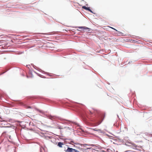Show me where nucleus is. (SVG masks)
<instances>
[{"mask_svg":"<svg viewBox=\"0 0 152 152\" xmlns=\"http://www.w3.org/2000/svg\"><path fill=\"white\" fill-rule=\"evenodd\" d=\"M65 151L66 152H79V151L77 150L69 147Z\"/></svg>","mask_w":152,"mask_h":152,"instance_id":"f257e3e1","label":"nucleus"},{"mask_svg":"<svg viewBox=\"0 0 152 152\" xmlns=\"http://www.w3.org/2000/svg\"><path fill=\"white\" fill-rule=\"evenodd\" d=\"M82 8L83 9L86 10H88L90 12H91L92 13H93L92 11L90 9L89 7H87L85 6H83L82 7Z\"/></svg>","mask_w":152,"mask_h":152,"instance_id":"f03ea898","label":"nucleus"},{"mask_svg":"<svg viewBox=\"0 0 152 152\" xmlns=\"http://www.w3.org/2000/svg\"><path fill=\"white\" fill-rule=\"evenodd\" d=\"M102 120H99L97 121V122L94 124L93 126H96L99 125L102 122Z\"/></svg>","mask_w":152,"mask_h":152,"instance_id":"7ed1b4c3","label":"nucleus"},{"mask_svg":"<svg viewBox=\"0 0 152 152\" xmlns=\"http://www.w3.org/2000/svg\"><path fill=\"white\" fill-rule=\"evenodd\" d=\"M91 129L94 131L98 132L100 133L102 132V131L100 129L95 128V129Z\"/></svg>","mask_w":152,"mask_h":152,"instance_id":"20e7f679","label":"nucleus"},{"mask_svg":"<svg viewBox=\"0 0 152 152\" xmlns=\"http://www.w3.org/2000/svg\"><path fill=\"white\" fill-rule=\"evenodd\" d=\"M64 145V143L63 142H59L58 143V145L60 147H62V145Z\"/></svg>","mask_w":152,"mask_h":152,"instance_id":"39448f33","label":"nucleus"},{"mask_svg":"<svg viewBox=\"0 0 152 152\" xmlns=\"http://www.w3.org/2000/svg\"><path fill=\"white\" fill-rule=\"evenodd\" d=\"M78 28L80 29H89V28H88V27H78Z\"/></svg>","mask_w":152,"mask_h":152,"instance_id":"423d86ee","label":"nucleus"},{"mask_svg":"<svg viewBox=\"0 0 152 152\" xmlns=\"http://www.w3.org/2000/svg\"><path fill=\"white\" fill-rule=\"evenodd\" d=\"M109 27L110 28H112V29H114V30H116V31H117V30L116 29H115V28H113V27H110V26H109Z\"/></svg>","mask_w":152,"mask_h":152,"instance_id":"0eeeda50","label":"nucleus"},{"mask_svg":"<svg viewBox=\"0 0 152 152\" xmlns=\"http://www.w3.org/2000/svg\"><path fill=\"white\" fill-rule=\"evenodd\" d=\"M20 104H22V103L21 102H20L19 103Z\"/></svg>","mask_w":152,"mask_h":152,"instance_id":"6e6552de","label":"nucleus"},{"mask_svg":"<svg viewBox=\"0 0 152 152\" xmlns=\"http://www.w3.org/2000/svg\"><path fill=\"white\" fill-rule=\"evenodd\" d=\"M7 8H10V7H11L7 6Z\"/></svg>","mask_w":152,"mask_h":152,"instance_id":"1a4fd4ad","label":"nucleus"},{"mask_svg":"<svg viewBox=\"0 0 152 152\" xmlns=\"http://www.w3.org/2000/svg\"><path fill=\"white\" fill-rule=\"evenodd\" d=\"M91 121H93V122L95 121L94 120H91Z\"/></svg>","mask_w":152,"mask_h":152,"instance_id":"9d476101","label":"nucleus"},{"mask_svg":"<svg viewBox=\"0 0 152 152\" xmlns=\"http://www.w3.org/2000/svg\"><path fill=\"white\" fill-rule=\"evenodd\" d=\"M11 136H10L9 137V138H10V139H11Z\"/></svg>","mask_w":152,"mask_h":152,"instance_id":"9b49d317","label":"nucleus"},{"mask_svg":"<svg viewBox=\"0 0 152 152\" xmlns=\"http://www.w3.org/2000/svg\"><path fill=\"white\" fill-rule=\"evenodd\" d=\"M31 107H28V108H31Z\"/></svg>","mask_w":152,"mask_h":152,"instance_id":"f8f14e48","label":"nucleus"},{"mask_svg":"<svg viewBox=\"0 0 152 152\" xmlns=\"http://www.w3.org/2000/svg\"><path fill=\"white\" fill-rule=\"evenodd\" d=\"M6 133V132H3V134H4Z\"/></svg>","mask_w":152,"mask_h":152,"instance_id":"ddd939ff","label":"nucleus"},{"mask_svg":"<svg viewBox=\"0 0 152 152\" xmlns=\"http://www.w3.org/2000/svg\"><path fill=\"white\" fill-rule=\"evenodd\" d=\"M90 113L91 114H92V113H91V112H90Z\"/></svg>","mask_w":152,"mask_h":152,"instance_id":"4468645a","label":"nucleus"}]
</instances>
